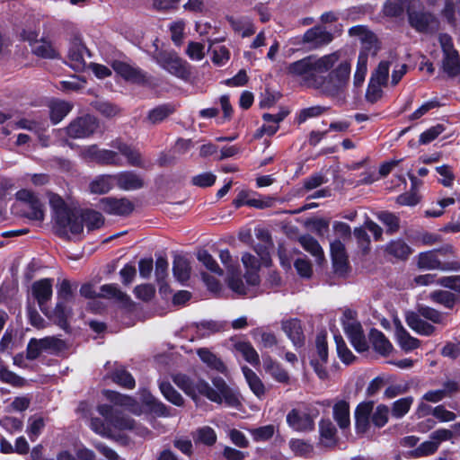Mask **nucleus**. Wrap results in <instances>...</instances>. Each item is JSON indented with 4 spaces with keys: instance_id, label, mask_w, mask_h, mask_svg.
I'll use <instances>...</instances> for the list:
<instances>
[{
    "instance_id": "obj_47",
    "label": "nucleus",
    "mask_w": 460,
    "mask_h": 460,
    "mask_svg": "<svg viewBox=\"0 0 460 460\" xmlns=\"http://www.w3.org/2000/svg\"><path fill=\"white\" fill-rule=\"evenodd\" d=\"M302 247L313 256L315 257L317 262L323 260V252L317 240L310 235H303L299 238Z\"/></svg>"
},
{
    "instance_id": "obj_49",
    "label": "nucleus",
    "mask_w": 460,
    "mask_h": 460,
    "mask_svg": "<svg viewBox=\"0 0 460 460\" xmlns=\"http://www.w3.org/2000/svg\"><path fill=\"white\" fill-rule=\"evenodd\" d=\"M235 349L240 352L244 359L252 365H259L260 358L259 354L248 341H239L234 344Z\"/></svg>"
},
{
    "instance_id": "obj_27",
    "label": "nucleus",
    "mask_w": 460,
    "mask_h": 460,
    "mask_svg": "<svg viewBox=\"0 0 460 460\" xmlns=\"http://www.w3.org/2000/svg\"><path fill=\"white\" fill-rule=\"evenodd\" d=\"M282 330L296 347H300L304 344L305 336L299 320L290 319L282 322Z\"/></svg>"
},
{
    "instance_id": "obj_18",
    "label": "nucleus",
    "mask_w": 460,
    "mask_h": 460,
    "mask_svg": "<svg viewBox=\"0 0 460 460\" xmlns=\"http://www.w3.org/2000/svg\"><path fill=\"white\" fill-rule=\"evenodd\" d=\"M349 35L350 37L358 38L363 44V48L366 53L371 52L372 55H376L378 50L377 39L376 35L368 30L365 25H356L349 30Z\"/></svg>"
},
{
    "instance_id": "obj_38",
    "label": "nucleus",
    "mask_w": 460,
    "mask_h": 460,
    "mask_svg": "<svg viewBox=\"0 0 460 460\" xmlns=\"http://www.w3.org/2000/svg\"><path fill=\"white\" fill-rule=\"evenodd\" d=\"M99 297L108 298V299H115L116 301L128 305L130 302V297L121 291L116 285L114 284H106L101 287V293L98 294Z\"/></svg>"
},
{
    "instance_id": "obj_36",
    "label": "nucleus",
    "mask_w": 460,
    "mask_h": 460,
    "mask_svg": "<svg viewBox=\"0 0 460 460\" xmlns=\"http://www.w3.org/2000/svg\"><path fill=\"white\" fill-rule=\"evenodd\" d=\"M115 181L114 175L102 174L97 176L89 184L90 191L93 194H104L109 192Z\"/></svg>"
},
{
    "instance_id": "obj_32",
    "label": "nucleus",
    "mask_w": 460,
    "mask_h": 460,
    "mask_svg": "<svg viewBox=\"0 0 460 460\" xmlns=\"http://www.w3.org/2000/svg\"><path fill=\"white\" fill-rule=\"evenodd\" d=\"M50 120L54 124L59 123L73 109V103L61 101L53 100L49 104Z\"/></svg>"
},
{
    "instance_id": "obj_3",
    "label": "nucleus",
    "mask_w": 460,
    "mask_h": 460,
    "mask_svg": "<svg viewBox=\"0 0 460 460\" xmlns=\"http://www.w3.org/2000/svg\"><path fill=\"white\" fill-rule=\"evenodd\" d=\"M49 204L53 209L55 233L58 236L69 240L70 234L75 236L83 233V220L78 211L69 208L58 195L50 197Z\"/></svg>"
},
{
    "instance_id": "obj_44",
    "label": "nucleus",
    "mask_w": 460,
    "mask_h": 460,
    "mask_svg": "<svg viewBox=\"0 0 460 460\" xmlns=\"http://www.w3.org/2000/svg\"><path fill=\"white\" fill-rule=\"evenodd\" d=\"M443 70L450 77L460 74V57L457 51L444 54Z\"/></svg>"
},
{
    "instance_id": "obj_41",
    "label": "nucleus",
    "mask_w": 460,
    "mask_h": 460,
    "mask_svg": "<svg viewBox=\"0 0 460 460\" xmlns=\"http://www.w3.org/2000/svg\"><path fill=\"white\" fill-rule=\"evenodd\" d=\"M412 3V0H386L383 13L385 16L399 17L403 14L404 10L408 12V6Z\"/></svg>"
},
{
    "instance_id": "obj_23",
    "label": "nucleus",
    "mask_w": 460,
    "mask_h": 460,
    "mask_svg": "<svg viewBox=\"0 0 460 460\" xmlns=\"http://www.w3.org/2000/svg\"><path fill=\"white\" fill-rule=\"evenodd\" d=\"M417 266L419 269L428 270H448L455 269L451 263H442L438 258L435 251L420 252L418 255Z\"/></svg>"
},
{
    "instance_id": "obj_24",
    "label": "nucleus",
    "mask_w": 460,
    "mask_h": 460,
    "mask_svg": "<svg viewBox=\"0 0 460 460\" xmlns=\"http://www.w3.org/2000/svg\"><path fill=\"white\" fill-rule=\"evenodd\" d=\"M117 186L123 190H134L144 187V180L132 171H125L114 175Z\"/></svg>"
},
{
    "instance_id": "obj_30",
    "label": "nucleus",
    "mask_w": 460,
    "mask_h": 460,
    "mask_svg": "<svg viewBox=\"0 0 460 460\" xmlns=\"http://www.w3.org/2000/svg\"><path fill=\"white\" fill-rule=\"evenodd\" d=\"M70 314L71 310L63 302H58L52 312L48 309V315L46 316L52 320L56 325L68 332L69 323L67 320Z\"/></svg>"
},
{
    "instance_id": "obj_35",
    "label": "nucleus",
    "mask_w": 460,
    "mask_h": 460,
    "mask_svg": "<svg viewBox=\"0 0 460 460\" xmlns=\"http://www.w3.org/2000/svg\"><path fill=\"white\" fill-rule=\"evenodd\" d=\"M174 111L175 106L171 103H164L156 106L149 111L146 118V121L151 125L158 124L172 115Z\"/></svg>"
},
{
    "instance_id": "obj_40",
    "label": "nucleus",
    "mask_w": 460,
    "mask_h": 460,
    "mask_svg": "<svg viewBox=\"0 0 460 460\" xmlns=\"http://www.w3.org/2000/svg\"><path fill=\"white\" fill-rule=\"evenodd\" d=\"M385 251L400 260H406L412 252V249L402 239L391 241L386 245Z\"/></svg>"
},
{
    "instance_id": "obj_62",
    "label": "nucleus",
    "mask_w": 460,
    "mask_h": 460,
    "mask_svg": "<svg viewBox=\"0 0 460 460\" xmlns=\"http://www.w3.org/2000/svg\"><path fill=\"white\" fill-rule=\"evenodd\" d=\"M371 414V420L373 424L377 428H382L388 421L389 408L386 405L380 404Z\"/></svg>"
},
{
    "instance_id": "obj_37",
    "label": "nucleus",
    "mask_w": 460,
    "mask_h": 460,
    "mask_svg": "<svg viewBox=\"0 0 460 460\" xmlns=\"http://www.w3.org/2000/svg\"><path fill=\"white\" fill-rule=\"evenodd\" d=\"M243 373L252 393L258 398H261L262 396H264L266 393V388L259 376L253 370L247 367H243Z\"/></svg>"
},
{
    "instance_id": "obj_21",
    "label": "nucleus",
    "mask_w": 460,
    "mask_h": 460,
    "mask_svg": "<svg viewBox=\"0 0 460 460\" xmlns=\"http://www.w3.org/2000/svg\"><path fill=\"white\" fill-rule=\"evenodd\" d=\"M331 255L335 273L344 275L348 270V255L344 244L340 240L331 243Z\"/></svg>"
},
{
    "instance_id": "obj_4",
    "label": "nucleus",
    "mask_w": 460,
    "mask_h": 460,
    "mask_svg": "<svg viewBox=\"0 0 460 460\" xmlns=\"http://www.w3.org/2000/svg\"><path fill=\"white\" fill-rule=\"evenodd\" d=\"M49 204L53 209L55 233L58 236L69 240L70 234L75 236L83 233V220L78 211L69 208L58 195L50 197Z\"/></svg>"
},
{
    "instance_id": "obj_5",
    "label": "nucleus",
    "mask_w": 460,
    "mask_h": 460,
    "mask_svg": "<svg viewBox=\"0 0 460 460\" xmlns=\"http://www.w3.org/2000/svg\"><path fill=\"white\" fill-rule=\"evenodd\" d=\"M350 76V64L348 61L341 62L336 68L327 75H321L316 86L322 94L336 97L344 93Z\"/></svg>"
},
{
    "instance_id": "obj_42",
    "label": "nucleus",
    "mask_w": 460,
    "mask_h": 460,
    "mask_svg": "<svg viewBox=\"0 0 460 460\" xmlns=\"http://www.w3.org/2000/svg\"><path fill=\"white\" fill-rule=\"evenodd\" d=\"M32 53L42 58H58L59 53L53 47L50 41L46 40L45 39L40 40L36 42L35 45L32 46Z\"/></svg>"
},
{
    "instance_id": "obj_8",
    "label": "nucleus",
    "mask_w": 460,
    "mask_h": 460,
    "mask_svg": "<svg viewBox=\"0 0 460 460\" xmlns=\"http://www.w3.org/2000/svg\"><path fill=\"white\" fill-rule=\"evenodd\" d=\"M155 62L171 75L187 80L190 76V66L176 53L171 51H156L153 55Z\"/></svg>"
},
{
    "instance_id": "obj_54",
    "label": "nucleus",
    "mask_w": 460,
    "mask_h": 460,
    "mask_svg": "<svg viewBox=\"0 0 460 460\" xmlns=\"http://www.w3.org/2000/svg\"><path fill=\"white\" fill-rule=\"evenodd\" d=\"M111 377L114 383L124 388L132 389L135 387V379L131 374L123 367L117 368L111 374Z\"/></svg>"
},
{
    "instance_id": "obj_55",
    "label": "nucleus",
    "mask_w": 460,
    "mask_h": 460,
    "mask_svg": "<svg viewBox=\"0 0 460 460\" xmlns=\"http://www.w3.org/2000/svg\"><path fill=\"white\" fill-rule=\"evenodd\" d=\"M367 53L361 51L358 58L357 69L354 75L353 84L356 87H359L364 80L367 70Z\"/></svg>"
},
{
    "instance_id": "obj_19",
    "label": "nucleus",
    "mask_w": 460,
    "mask_h": 460,
    "mask_svg": "<svg viewBox=\"0 0 460 460\" xmlns=\"http://www.w3.org/2000/svg\"><path fill=\"white\" fill-rule=\"evenodd\" d=\"M287 422L290 428L298 432L311 431L314 428L313 418L297 409H293L288 413Z\"/></svg>"
},
{
    "instance_id": "obj_16",
    "label": "nucleus",
    "mask_w": 460,
    "mask_h": 460,
    "mask_svg": "<svg viewBox=\"0 0 460 460\" xmlns=\"http://www.w3.org/2000/svg\"><path fill=\"white\" fill-rule=\"evenodd\" d=\"M85 56L90 57L91 54L82 40L75 38L71 40L68 49V59L71 67L76 71H82L86 66Z\"/></svg>"
},
{
    "instance_id": "obj_29",
    "label": "nucleus",
    "mask_w": 460,
    "mask_h": 460,
    "mask_svg": "<svg viewBox=\"0 0 460 460\" xmlns=\"http://www.w3.org/2000/svg\"><path fill=\"white\" fill-rule=\"evenodd\" d=\"M320 444L332 447L337 444V429L330 420H322L319 423Z\"/></svg>"
},
{
    "instance_id": "obj_58",
    "label": "nucleus",
    "mask_w": 460,
    "mask_h": 460,
    "mask_svg": "<svg viewBox=\"0 0 460 460\" xmlns=\"http://www.w3.org/2000/svg\"><path fill=\"white\" fill-rule=\"evenodd\" d=\"M254 339L260 338V344L266 349H270L278 344V339L273 332H266L261 328H256L252 332Z\"/></svg>"
},
{
    "instance_id": "obj_1",
    "label": "nucleus",
    "mask_w": 460,
    "mask_h": 460,
    "mask_svg": "<svg viewBox=\"0 0 460 460\" xmlns=\"http://www.w3.org/2000/svg\"><path fill=\"white\" fill-rule=\"evenodd\" d=\"M172 378L173 383L193 400L202 395L217 403H222L224 401L231 407H237L240 404L237 394L221 377L212 379L214 387L203 379L193 380L184 374L173 375Z\"/></svg>"
},
{
    "instance_id": "obj_14",
    "label": "nucleus",
    "mask_w": 460,
    "mask_h": 460,
    "mask_svg": "<svg viewBox=\"0 0 460 460\" xmlns=\"http://www.w3.org/2000/svg\"><path fill=\"white\" fill-rule=\"evenodd\" d=\"M111 66L126 81L138 84L147 82V74L138 66L119 60L113 61Z\"/></svg>"
},
{
    "instance_id": "obj_51",
    "label": "nucleus",
    "mask_w": 460,
    "mask_h": 460,
    "mask_svg": "<svg viewBox=\"0 0 460 460\" xmlns=\"http://www.w3.org/2000/svg\"><path fill=\"white\" fill-rule=\"evenodd\" d=\"M39 340V343L41 345L40 349H42L43 351L54 353L60 352L67 349L66 343L56 336H48Z\"/></svg>"
},
{
    "instance_id": "obj_31",
    "label": "nucleus",
    "mask_w": 460,
    "mask_h": 460,
    "mask_svg": "<svg viewBox=\"0 0 460 460\" xmlns=\"http://www.w3.org/2000/svg\"><path fill=\"white\" fill-rule=\"evenodd\" d=\"M191 267L190 261L182 255L175 254L172 262L173 277L179 282H185L190 277Z\"/></svg>"
},
{
    "instance_id": "obj_52",
    "label": "nucleus",
    "mask_w": 460,
    "mask_h": 460,
    "mask_svg": "<svg viewBox=\"0 0 460 460\" xmlns=\"http://www.w3.org/2000/svg\"><path fill=\"white\" fill-rule=\"evenodd\" d=\"M159 388L165 399L172 404L176 406H182L184 404V399L181 394L169 382H161Z\"/></svg>"
},
{
    "instance_id": "obj_25",
    "label": "nucleus",
    "mask_w": 460,
    "mask_h": 460,
    "mask_svg": "<svg viewBox=\"0 0 460 460\" xmlns=\"http://www.w3.org/2000/svg\"><path fill=\"white\" fill-rule=\"evenodd\" d=\"M263 368L276 382L288 385L290 381V376L279 363L273 360L270 355H263Z\"/></svg>"
},
{
    "instance_id": "obj_33",
    "label": "nucleus",
    "mask_w": 460,
    "mask_h": 460,
    "mask_svg": "<svg viewBox=\"0 0 460 460\" xmlns=\"http://www.w3.org/2000/svg\"><path fill=\"white\" fill-rule=\"evenodd\" d=\"M395 335L397 341L404 351H411L420 347V341L411 336L410 333L402 327L401 323H395Z\"/></svg>"
},
{
    "instance_id": "obj_64",
    "label": "nucleus",
    "mask_w": 460,
    "mask_h": 460,
    "mask_svg": "<svg viewBox=\"0 0 460 460\" xmlns=\"http://www.w3.org/2000/svg\"><path fill=\"white\" fill-rule=\"evenodd\" d=\"M290 449L296 455L300 456H307L313 452V446L303 440V439H291L289 441Z\"/></svg>"
},
{
    "instance_id": "obj_63",
    "label": "nucleus",
    "mask_w": 460,
    "mask_h": 460,
    "mask_svg": "<svg viewBox=\"0 0 460 460\" xmlns=\"http://www.w3.org/2000/svg\"><path fill=\"white\" fill-rule=\"evenodd\" d=\"M58 290H57V294H58V297L59 299L58 302H69L73 299L74 297V290H73V286L71 284V282L66 279H64L61 280V282L59 283V285L57 287Z\"/></svg>"
},
{
    "instance_id": "obj_48",
    "label": "nucleus",
    "mask_w": 460,
    "mask_h": 460,
    "mask_svg": "<svg viewBox=\"0 0 460 460\" xmlns=\"http://www.w3.org/2000/svg\"><path fill=\"white\" fill-rule=\"evenodd\" d=\"M0 381L13 387H22L26 385V380L9 370L3 361H0Z\"/></svg>"
},
{
    "instance_id": "obj_43",
    "label": "nucleus",
    "mask_w": 460,
    "mask_h": 460,
    "mask_svg": "<svg viewBox=\"0 0 460 460\" xmlns=\"http://www.w3.org/2000/svg\"><path fill=\"white\" fill-rule=\"evenodd\" d=\"M394 59L395 56L391 55L389 60H382L373 72L370 80L386 85L389 77V69Z\"/></svg>"
},
{
    "instance_id": "obj_61",
    "label": "nucleus",
    "mask_w": 460,
    "mask_h": 460,
    "mask_svg": "<svg viewBox=\"0 0 460 460\" xmlns=\"http://www.w3.org/2000/svg\"><path fill=\"white\" fill-rule=\"evenodd\" d=\"M144 402L157 416L169 417L171 415L169 408L152 395L149 394Z\"/></svg>"
},
{
    "instance_id": "obj_28",
    "label": "nucleus",
    "mask_w": 460,
    "mask_h": 460,
    "mask_svg": "<svg viewBox=\"0 0 460 460\" xmlns=\"http://www.w3.org/2000/svg\"><path fill=\"white\" fill-rule=\"evenodd\" d=\"M369 341L374 350L384 357H387L393 350L392 343L382 332L376 329H371Z\"/></svg>"
},
{
    "instance_id": "obj_9",
    "label": "nucleus",
    "mask_w": 460,
    "mask_h": 460,
    "mask_svg": "<svg viewBox=\"0 0 460 460\" xmlns=\"http://www.w3.org/2000/svg\"><path fill=\"white\" fill-rule=\"evenodd\" d=\"M15 196L20 202L19 206L21 207L22 216L30 220H44V206L34 192L23 189L17 191Z\"/></svg>"
},
{
    "instance_id": "obj_39",
    "label": "nucleus",
    "mask_w": 460,
    "mask_h": 460,
    "mask_svg": "<svg viewBox=\"0 0 460 460\" xmlns=\"http://www.w3.org/2000/svg\"><path fill=\"white\" fill-rule=\"evenodd\" d=\"M333 418L341 429H347L349 426V404L348 402L342 400L334 404Z\"/></svg>"
},
{
    "instance_id": "obj_57",
    "label": "nucleus",
    "mask_w": 460,
    "mask_h": 460,
    "mask_svg": "<svg viewBox=\"0 0 460 460\" xmlns=\"http://www.w3.org/2000/svg\"><path fill=\"white\" fill-rule=\"evenodd\" d=\"M198 260L211 272L222 276L223 270L219 267L213 256L206 250H199L197 253Z\"/></svg>"
},
{
    "instance_id": "obj_60",
    "label": "nucleus",
    "mask_w": 460,
    "mask_h": 460,
    "mask_svg": "<svg viewBox=\"0 0 460 460\" xmlns=\"http://www.w3.org/2000/svg\"><path fill=\"white\" fill-rule=\"evenodd\" d=\"M254 441H266L271 438L275 433V426L272 424L265 425L256 429H249Z\"/></svg>"
},
{
    "instance_id": "obj_26",
    "label": "nucleus",
    "mask_w": 460,
    "mask_h": 460,
    "mask_svg": "<svg viewBox=\"0 0 460 460\" xmlns=\"http://www.w3.org/2000/svg\"><path fill=\"white\" fill-rule=\"evenodd\" d=\"M111 146L117 149L127 158L128 164L131 166L145 168V163L141 154L135 147L117 139L112 142Z\"/></svg>"
},
{
    "instance_id": "obj_7",
    "label": "nucleus",
    "mask_w": 460,
    "mask_h": 460,
    "mask_svg": "<svg viewBox=\"0 0 460 460\" xmlns=\"http://www.w3.org/2000/svg\"><path fill=\"white\" fill-rule=\"evenodd\" d=\"M419 0H412L408 6V20L410 25L418 32L433 33L439 30L440 22L436 15L425 11Z\"/></svg>"
},
{
    "instance_id": "obj_53",
    "label": "nucleus",
    "mask_w": 460,
    "mask_h": 460,
    "mask_svg": "<svg viewBox=\"0 0 460 460\" xmlns=\"http://www.w3.org/2000/svg\"><path fill=\"white\" fill-rule=\"evenodd\" d=\"M227 21L230 23L233 30L236 32L241 33L242 37L243 38L249 37L255 33V28L253 24L247 20L228 17Z\"/></svg>"
},
{
    "instance_id": "obj_13",
    "label": "nucleus",
    "mask_w": 460,
    "mask_h": 460,
    "mask_svg": "<svg viewBox=\"0 0 460 460\" xmlns=\"http://www.w3.org/2000/svg\"><path fill=\"white\" fill-rule=\"evenodd\" d=\"M99 208L109 215L127 217L132 213L135 206L127 198L106 197L100 199Z\"/></svg>"
},
{
    "instance_id": "obj_22",
    "label": "nucleus",
    "mask_w": 460,
    "mask_h": 460,
    "mask_svg": "<svg viewBox=\"0 0 460 460\" xmlns=\"http://www.w3.org/2000/svg\"><path fill=\"white\" fill-rule=\"evenodd\" d=\"M374 402H360L355 410V427L357 433L364 434L370 427V416L373 412Z\"/></svg>"
},
{
    "instance_id": "obj_34",
    "label": "nucleus",
    "mask_w": 460,
    "mask_h": 460,
    "mask_svg": "<svg viewBox=\"0 0 460 460\" xmlns=\"http://www.w3.org/2000/svg\"><path fill=\"white\" fill-rule=\"evenodd\" d=\"M197 354L201 361L206 364L209 368L216 370L219 373L225 374L226 367L224 362L213 352L207 348H200L197 349Z\"/></svg>"
},
{
    "instance_id": "obj_15",
    "label": "nucleus",
    "mask_w": 460,
    "mask_h": 460,
    "mask_svg": "<svg viewBox=\"0 0 460 460\" xmlns=\"http://www.w3.org/2000/svg\"><path fill=\"white\" fill-rule=\"evenodd\" d=\"M52 286L53 280L51 279H42L31 285V294L37 300L40 311L45 315H48L47 303L52 297Z\"/></svg>"
},
{
    "instance_id": "obj_12",
    "label": "nucleus",
    "mask_w": 460,
    "mask_h": 460,
    "mask_svg": "<svg viewBox=\"0 0 460 460\" xmlns=\"http://www.w3.org/2000/svg\"><path fill=\"white\" fill-rule=\"evenodd\" d=\"M82 156L89 162H95L104 165H121L118 154L112 150L99 149L96 145L89 146L82 151Z\"/></svg>"
},
{
    "instance_id": "obj_17",
    "label": "nucleus",
    "mask_w": 460,
    "mask_h": 460,
    "mask_svg": "<svg viewBox=\"0 0 460 460\" xmlns=\"http://www.w3.org/2000/svg\"><path fill=\"white\" fill-rule=\"evenodd\" d=\"M349 35L350 37L358 38L363 44V48L366 53L371 52L372 55H376L378 50L377 39L376 35L368 30L365 25H356L349 30Z\"/></svg>"
},
{
    "instance_id": "obj_10",
    "label": "nucleus",
    "mask_w": 460,
    "mask_h": 460,
    "mask_svg": "<svg viewBox=\"0 0 460 460\" xmlns=\"http://www.w3.org/2000/svg\"><path fill=\"white\" fill-rule=\"evenodd\" d=\"M355 315L356 313L352 310H345L343 313L344 319L342 320V325L354 349L358 352H364L368 349V344L364 335L361 323L355 319Z\"/></svg>"
},
{
    "instance_id": "obj_11",
    "label": "nucleus",
    "mask_w": 460,
    "mask_h": 460,
    "mask_svg": "<svg viewBox=\"0 0 460 460\" xmlns=\"http://www.w3.org/2000/svg\"><path fill=\"white\" fill-rule=\"evenodd\" d=\"M98 128L96 118L85 115L72 120L66 127V134L73 138H84L92 136Z\"/></svg>"
},
{
    "instance_id": "obj_6",
    "label": "nucleus",
    "mask_w": 460,
    "mask_h": 460,
    "mask_svg": "<svg viewBox=\"0 0 460 460\" xmlns=\"http://www.w3.org/2000/svg\"><path fill=\"white\" fill-rule=\"evenodd\" d=\"M421 317L438 324H443L445 320L441 312L423 305L417 306V312L407 313L405 320L408 326L417 333L425 336L433 334L436 328Z\"/></svg>"
},
{
    "instance_id": "obj_46",
    "label": "nucleus",
    "mask_w": 460,
    "mask_h": 460,
    "mask_svg": "<svg viewBox=\"0 0 460 460\" xmlns=\"http://www.w3.org/2000/svg\"><path fill=\"white\" fill-rule=\"evenodd\" d=\"M225 325L217 321H202L196 324L197 334L200 338H206L212 334L220 332L224 330Z\"/></svg>"
},
{
    "instance_id": "obj_56",
    "label": "nucleus",
    "mask_w": 460,
    "mask_h": 460,
    "mask_svg": "<svg viewBox=\"0 0 460 460\" xmlns=\"http://www.w3.org/2000/svg\"><path fill=\"white\" fill-rule=\"evenodd\" d=\"M193 438L196 443L212 446L217 441V435L212 428L205 426L197 429Z\"/></svg>"
},
{
    "instance_id": "obj_20",
    "label": "nucleus",
    "mask_w": 460,
    "mask_h": 460,
    "mask_svg": "<svg viewBox=\"0 0 460 460\" xmlns=\"http://www.w3.org/2000/svg\"><path fill=\"white\" fill-rule=\"evenodd\" d=\"M332 40V34L321 26H314L307 30L303 36V43L314 49L327 45Z\"/></svg>"
},
{
    "instance_id": "obj_59",
    "label": "nucleus",
    "mask_w": 460,
    "mask_h": 460,
    "mask_svg": "<svg viewBox=\"0 0 460 460\" xmlns=\"http://www.w3.org/2000/svg\"><path fill=\"white\" fill-rule=\"evenodd\" d=\"M334 340L339 358L345 364H350L355 359V356L347 347L343 338L341 335H335Z\"/></svg>"
},
{
    "instance_id": "obj_45",
    "label": "nucleus",
    "mask_w": 460,
    "mask_h": 460,
    "mask_svg": "<svg viewBox=\"0 0 460 460\" xmlns=\"http://www.w3.org/2000/svg\"><path fill=\"white\" fill-rule=\"evenodd\" d=\"M83 225L85 224L88 231L98 229L104 224V217L102 215L95 210L87 209L80 213Z\"/></svg>"
},
{
    "instance_id": "obj_50",
    "label": "nucleus",
    "mask_w": 460,
    "mask_h": 460,
    "mask_svg": "<svg viewBox=\"0 0 460 460\" xmlns=\"http://www.w3.org/2000/svg\"><path fill=\"white\" fill-rule=\"evenodd\" d=\"M429 297L433 302L449 309L453 308L457 301V296L454 293L446 290L433 291L429 294Z\"/></svg>"
},
{
    "instance_id": "obj_2",
    "label": "nucleus",
    "mask_w": 460,
    "mask_h": 460,
    "mask_svg": "<svg viewBox=\"0 0 460 460\" xmlns=\"http://www.w3.org/2000/svg\"><path fill=\"white\" fill-rule=\"evenodd\" d=\"M339 59V52H333L320 58L310 55L288 64L287 74L298 79L302 85L315 89L321 75L332 68Z\"/></svg>"
}]
</instances>
